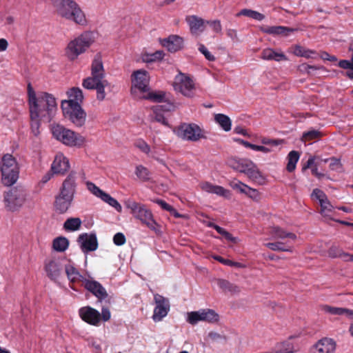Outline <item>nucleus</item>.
Returning a JSON list of instances; mask_svg holds the SVG:
<instances>
[{"label": "nucleus", "instance_id": "obj_1", "mask_svg": "<svg viewBox=\"0 0 353 353\" xmlns=\"http://www.w3.org/2000/svg\"><path fill=\"white\" fill-rule=\"evenodd\" d=\"M28 103L31 129L34 135L39 133L40 121L49 123L54 117L57 105L55 98L47 92L37 94L30 83L28 84Z\"/></svg>", "mask_w": 353, "mask_h": 353}, {"label": "nucleus", "instance_id": "obj_2", "mask_svg": "<svg viewBox=\"0 0 353 353\" xmlns=\"http://www.w3.org/2000/svg\"><path fill=\"white\" fill-rule=\"evenodd\" d=\"M82 85L88 90H96L97 98L103 101L105 97V88L108 82L105 79V71L100 56H96L91 65V77L83 79Z\"/></svg>", "mask_w": 353, "mask_h": 353}, {"label": "nucleus", "instance_id": "obj_3", "mask_svg": "<svg viewBox=\"0 0 353 353\" xmlns=\"http://www.w3.org/2000/svg\"><path fill=\"white\" fill-rule=\"evenodd\" d=\"M52 2L59 17L81 26L88 24L84 12L74 0H52Z\"/></svg>", "mask_w": 353, "mask_h": 353}, {"label": "nucleus", "instance_id": "obj_4", "mask_svg": "<svg viewBox=\"0 0 353 353\" xmlns=\"http://www.w3.org/2000/svg\"><path fill=\"white\" fill-rule=\"evenodd\" d=\"M96 33L92 31H85L80 35L71 40L66 46L64 54L71 61L78 59L95 41Z\"/></svg>", "mask_w": 353, "mask_h": 353}, {"label": "nucleus", "instance_id": "obj_5", "mask_svg": "<svg viewBox=\"0 0 353 353\" xmlns=\"http://www.w3.org/2000/svg\"><path fill=\"white\" fill-rule=\"evenodd\" d=\"M1 181L5 186H12L18 180L19 165L17 159L10 154H5L0 162Z\"/></svg>", "mask_w": 353, "mask_h": 353}, {"label": "nucleus", "instance_id": "obj_6", "mask_svg": "<svg viewBox=\"0 0 353 353\" xmlns=\"http://www.w3.org/2000/svg\"><path fill=\"white\" fill-rule=\"evenodd\" d=\"M233 170L245 174L248 178L255 183H261L263 177L256 165L247 159L231 157L227 161Z\"/></svg>", "mask_w": 353, "mask_h": 353}, {"label": "nucleus", "instance_id": "obj_7", "mask_svg": "<svg viewBox=\"0 0 353 353\" xmlns=\"http://www.w3.org/2000/svg\"><path fill=\"white\" fill-rule=\"evenodd\" d=\"M51 132L54 138L68 146L79 147L85 141L83 137L60 124L52 125Z\"/></svg>", "mask_w": 353, "mask_h": 353}, {"label": "nucleus", "instance_id": "obj_8", "mask_svg": "<svg viewBox=\"0 0 353 353\" xmlns=\"http://www.w3.org/2000/svg\"><path fill=\"white\" fill-rule=\"evenodd\" d=\"M126 207L131 210L134 218L139 219L150 230L157 232L158 224L153 218L152 212L145 205L133 201H128Z\"/></svg>", "mask_w": 353, "mask_h": 353}, {"label": "nucleus", "instance_id": "obj_9", "mask_svg": "<svg viewBox=\"0 0 353 353\" xmlns=\"http://www.w3.org/2000/svg\"><path fill=\"white\" fill-rule=\"evenodd\" d=\"M26 196V190L21 185L10 188L3 194L5 207L11 212L19 210L24 204Z\"/></svg>", "mask_w": 353, "mask_h": 353}, {"label": "nucleus", "instance_id": "obj_10", "mask_svg": "<svg viewBox=\"0 0 353 353\" xmlns=\"http://www.w3.org/2000/svg\"><path fill=\"white\" fill-rule=\"evenodd\" d=\"M61 109L64 117L76 127L81 128L85 125L87 114L80 104L73 103L71 101H62Z\"/></svg>", "mask_w": 353, "mask_h": 353}, {"label": "nucleus", "instance_id": "obj_11", "mask_svg": "<svg viewBox=\"0 0 353 353\" xmlns=\"http://www.w3.org/2000/svg\"><path fill=\"white\" fill-rule=\"evenodd\" d=\"M174 134L183 141L196 142L207 139L205 132L194 123H182L174 130Z\"/></svg>", "mask_w": 353, "mask_h": 353}, {"label": "nucleus", "instance_id": "obj_12", "mask_svg": "<svg viewBox=\"0 0 353 353\" xmlns=\"http://www.w3.org/2000/svg\"><path fill=\"white\" fill-rule=\"evenodd\" d=\"M174 90L187 97H192L194 91L193 81L183 73H179L174 78Z\"/></svg>", "mask_w": 353, "mask_h": 353}, {"label": "nucleus", "instance_id": "obj_13", "mask_svg": "<svg viewBox=\"0 0 353 353\" xmlns=\"http://www.w3.org/2000/svg\"><path fill=\"white\" fill-rule=\"evenodd\" d=\"M132 84L131 92L132 94L135 93V89H138L141 92L149 91V77L148 72L144 70L134 71L132 74Z\"/></svg>", "mask_w": 353, "mask_h": 353}, {"label": "nucleus", "instance_id": "obj_14", "mask_svg": "<svg viewBox=\"0 0 353 353\" xmlns=\"http://www.w3.org/2000/svg\"><path fill=\"white\" fill-rule=\"evenodd\" d=\"M154 301L156 306L154 309L152 319L154 321L158 322L167 316L170 310V302L167 298L159 294H154Z\"/></svg>", "mask_w": 353, "mask_h": 353}, {"label": "nucleus", "instance_id": "obj_15", "mask_svg": "<svg viewBox=\"0 0 353 353\" xmlns=\"http://www.w3.org/2000/svg\"><path fill=\"white\" fill-rule=\"evenodd\" d=\"M44 270L48 277L52 281H57L63 272L62 265L59 259H46L44 262Z\"/></svg>", "mask_w": 353, "mask_h": 353}, {"label": "nucleus", "instance_id": "obj_16", "mask_svg": "<svg viewBox=\"0 0 353 353\" xmlns=\"http://www.w3.org/2000/svg\"><path fill=\"white\" fill-rule=\"evenodd\" d=\"M77 241L84 253L94 251L98 248V242L95 234H81L79 236Z\"/></svg>", "mask_w": 353, "mask_h": 353}, {"label": "nucleus", "instance_id": "obj_17", "mask_svg": "<svg viewBox=\"0 0 353 353\" xmlns=\"http://www.w3.org/2000/svg\"><path fill=\"white\" fill-rule=\"evenodd\" d=\"M79 314L83 321L92 325H98L101 321L99 312L90 306L80 308Z\"/></svg>", "mask_w": 353, "mask_h": 353}, {"label": "nucleus", "instance_id": "obj_18", "mask_svg": "<svg viewBox=\"0 0 353 353\" xmlns=\"http://www.w3.org/2000/svg\"><path fill=\"white\" fill-rule=\"evenodd\" d=\"M69 160L63 154L58 153L52 163L51 170L54 174H65L70 169Z\"/></svg>", "mask_w": 353, "mask_h": 353}, {"label": "nucleus", "instance_id": "obj_19", "mask_svg": "<svg viewBox=\"0 0 353 353\" xmlns=\"http://www.w3.org/2000/svg\"><path fill=\"white\" fill-rule=\"evenodd\" d=\"M83 285L86 290L90 291L100 301L105 299L108 296L105 289L97 281L85 279H84Z\"/></svg>", "mask_w": 353, "mask_h": 353}, {"label": "nucleus", "instance_id": "obj_20", "mask_svg": "<svg viewBox=\"0 0 353 353\" xmlns=\"http://www.w3.org/2000/svg\"><path fill=\"white\" fill-rule=\"evenodd\" d=\"M76 179V172L74 171L70 172L63 181L59 193L74 198L77 186Z\"/></svg>", "mask_w": 353, "mask_h": 353}, {"label": "nucleus", "instance_id": "obj_21", "mask_svg": "<svg viewBox=\"0 0 353 353\" xmlns=\"http://www.w3.org/2000/svg\"><path fill=\"white\" fill-rule=\"evenodd\" d=\"M73 199V197L59 193L56 196L54 202L55 212L59 214L66 213L72 204Z\"/></svg>", "mask_w": 353, "mask_h": 353}, {"label": "nucleus", "instance_id": "obj_22", "mask_svg": "<svg viewBox=\"0 0 353 353\" xmlns=\"http://www.w3.org/2000/svg\"><path fill=\"white\" fill-rule=\"evenodd\" d=\"M161 43L169 52H176L183 48V39L178 35L172 34L161 40Z\"/></svg>", "mask_w": 353, "mask_h": 353}, {"label": "nucleus", "instance_id": "obj_23", "mask_svg": "<svg viewBox=\"0 0 353 353\" xmlns=\"http://www.w3.org/2000/svg\"><path fill=\"white\" fill-rule=\"evenodd\" d=\"M336 343L330 338H323L317 341L314 346V353H335Z\"/></svg>", "mask_w": 353, "mask_h": 353}, {"label": "nucleus", "instance_id": "obj_24", "mask_svg": "<svg viewBox=\"0 0 353 353\" xmlns=\"http://www.w3.org/2000/svg\"><path fill=\"white\" fill-rule=\"evenodd\" d=\"M259 30L265 34L270 35H283V36H288L290 34L293 33L298 30L296 28H288L282 26H260Z\"/></svg>", "mask_w": 353, "mask_h": 353}, {"label": "nucleus", "instance_id": "obj_25", "mask_svg": "<svg viewBox=\"0 0 353 353\" xmlns=\"http://www.w3.org/2000/svg\"><path fill=\"white\" fill-rule=\"evenodd\" d=\"M187 23L192 34L199 35L205 29V21L196 15L186 17Z\"/></svg>", "mask_w": 353, "mask_h": 353}, {"label": "nucleus", "instance_id": "obj_26", "mask_svg": "<svg viewBox=\"0 0 353 353\" xmlns=\"http://www.w3.org/2000/svg\"><path fill=\"white\" fill-rule=\"evenodd\" d=\"M200 187L202 190L210 193L215 194L218 196L223 197H228L230 195V191L225 189L223 187L216 185H213L209 182H203L200 184Z\"/></svg>", "mask_w": 353, "mask_h": 353}, {"label": "nucleus", "instance_id": "obj_27", "mask_svg": "<svg viewBox=\"0 0 353 353\" xmlns=\"http://www.w3.org/2000/svg\"><path fill=\"white\" fill-rule=\"evenodd\" d=\"M271 234L273 239L283 240L287 239V241H290V243H292L297 238L294 233L288 232L280 227H274L272 230Z\"/></svg>", "mask_w": 353, "mask_h": 353}, {"label": "nucleus", "instance_id": "obj_28", "mask_svg": "<svg viewBox=\"0 0 353 353\" xmlns=\"http://www.w3.org/2000/svg\"><path fill=\"white\" fill-rule=\"evenodd\" d=\"M261 59L264 60H274L275 61H287L288 58L282 52H276L272 48L264 49L261 55Z\"/></svg>", "mask_w": 353, "mask_h": 353}, {"label": "nucleus", "instance_id": "obj_29", "mask_svg": "<svg viewBox=\"0 0 353 353\" xmlns=\"http://www.w3.org/2000/svg\"><path fill=\"white\" fill-rule=\"evenodd\" d=\"M265 245L273 251H281L292 252L293 251L292 243H290V241L285 242L276 241L274 243H267Z\"/></svg>", "mask_w": 353, "mask_h": 353}, {"label": "nucleus", "instance_id": "obj_30", "mask_svg": "<svg viewBox=\"0 0 353 353\" xmlns=\"http://www.w3.org/2000/svg\"><path fill=\"white\" fill-rule=\"evenodd\" d=\"M65 272L68 280L74 283L77 281H81L83 283L84 278L79 272V270L72 264L69 263L65 265Z\"/></svg>", "mask_w": 353, "mask_h": 353}, {"label": "nucleus", "instance_id": "obj_31", "mask_svg": "<svg viewBox=\"0 0 353 353\" xmlns=\"http://www.w3.org/2000/svg\"><path fill=\"white\" fill-rule=\"evenodd\" d=\"M217 284L224 292H230V294H239L241 291L239 286L225 279H219Z\"/></svg>", "mask_w": 353, "mask_h": 353}, {"label": "nucleus", "instance_id": "obj_32", "mask_svg": "<svg viewBox=\"0 0 353 353\" xmlns=\"http://www.w3.org/2000/svg\"><path fill=\"white\" fill-rule=\"evenodd\" d=\"M323 309L325 312L333 315H345L353 319V310L349 309L332 307L329 305H325Z\"/></svg>", "mask_w": 353, "mask_h": 353}, {"label": "nucleus", "instance_id": "obj_33", "mask_svg": "<svg viewBox=\"0 0 353 353\" xmlns=\"http://www.w3.org/2000/svg\"><path fill=\"white\" fill-rule=\"evenodd\" d=\"M134 174L137 179L143 182L149 181L151 179V172L146 167L142 165H138L135 167Z\"/></svg>", "mask_w": 353, "mask_h": 353}, {"label": "nucleus", "instance_id": "obj_34", "mask_svg": "<svg viewBox=\"0 0 353 353\" xmlns=\"http://www.w3.org/2000/svg\"><path fill=\"white\" fill-rule=\"evenodd\" d=\"M69 246V241L66 237L59 236L55 238L52 241L53 249L59 252L65 251Z\"/></svg>", "mask_w": 353, "mask_h": 353}, {"label": "nucleus", "instance_id": "obj_35", "mask_svg": "<svg viewBox=\"0 0 353 353\" xmlns=\"http://www.w3.org/2000/svg\"><path fill=\"white\" fill-rule=\"evenodd\" d=\"M241 16H245L253 19H255L256 21H262L265 19V15L253 10L251 9H242L240 10L238 13L236 14V17H239Z\"/></svg>", "mask_w": 353, "mask_h": 353}, {"label": "nucleus", "instance_id": "obj_36", "mask_svg": "<svg viewBox=\"0 0 353 353\" xmlns=\"http://www.w3.org/2000/svg\"><path fill=\"white\" fill-rule=\"evenodd\" d=\"M202 321L208 323H216L219 321V314L213 310L211 309H202L201 310Z\"/></svg>", "mask_w": 353, "mask_h": 353}, {"label": "nucleus", "instance_id": "obj_37", "mask_svg": "<svg viewBox=\"0 0 353 353\" xmlns=\"http://www.w3.org/2000/svg\"><path fill=\"white\" fill-rule=\"evenodd\" d=\"M214 120L225 132H228L231 130L232 121L227 115L216 114L214 116Z\"/></svg>", "mask_w": 353, "mask_h": 353}, {"label": "nucleus", "instance_id": "obj_38", "mask_svg": "<svg viewBox=\"0 0 353 353\" xmlns=\"http://www.w3.org/2000/svg\"><path fill=\"white\" fill-rule=\"evenodd\" d=\"M67 94L69 97L68 101H71L73 103L80 104L83 100V92L79 88H72L67 92Z\"/></svg>", "mask_w": 353, "mask_h": 353}, {"label": "nucleus", "instance_id": "obj_39", "mask_svg": "<svg viewBox=\"0 0 353 353\" xmlns=\"http://www.w3.org/2000/svg\"><path fill=\"white\" fill-rule=\"evenodd\" d=\"M299 159V153L296 151L292 150L290 152L288 155V164L286 169L288 172H293L296 168V163Z\"/></svg>", "mask_w": 353, "mask_h": 353}, {"label": "nucleus", "instance_id": "obj_40", "mask_svg": "<svg viewBox=\"0 0 353 353\" xmlns=\"http://www.w3.org/2000/svg\"><path fill=\"white\" fill-rule=\"evenodd\" d=\"M81 225V220L79 218H69L65 221L63 228L68 231H76L80 228Z\"/></svg>", "mask_w": 353, "mask_h": 353}, {"label": "nucleus", "instance_id": "obj_41", "mask_svg": "<svg viewBox=\"0 0 353 353\" xmlns=\"http://www.w3.org/2000/svg\"><path fill=\"white\" fill-rule=\"evenodd\" d=\"M164 53L161 50L156 51L154 53H145L143 55V61L145 63H152L160 61L163 58Z\"/></svg>", "mask_w": 353, "mask_h": 353}, {"label": "nucleus", "instance_id": "obj_42", "mask_svg": "<svg viewBox=\"0 0 353 353\" xmlns=\"http://www.w3.org/2000/svg\"><path fill=\"white\" fill-rule=\"evenodd\" d=\"M101 199L103 201L107 203L110 206L113 207L117 212H121L122 207L120 203L115 199L112 197L109 194L105 192L104 194H102Z\"/></svg>", "mask_w": 353, "mask_h": 353}, {"label": "nucleus", "instance_id": "obj_43", "mask_svg": "<svg viewBox=\"0 0 353 353\" xmlns=\"http://www.w3.org/2000/svg\"><path fill=\"white\" fill-rule=\"evenodd\" d=\"M321 205V212L320 213L325 218H328L330 219H332L330 216V213L332 212L333 206L327 199V198L320 203Z\"/></svg>", "mask_w": 353, "mask_h": 353}, {"label": "nucleus", "instance_id": "obj_44", "mask_svg": "<svg viewBox=\"0 0 353 353\" xmlns=\"http://www.w3.org/2000/svg\"><path fill=\"white\" fill-rule=\"evenodd\" d=\"M294 54L298 57L310 58L312 57V54H314V52L308 49H305L301 46L296 45L294 49Z\"/></svg>", "mask_w": 353, "mask_h": 353}, {"label": "nucleus", "instance_id": "obj_45", "mask_svg": "<svg viewBox=\"0 0 353 353\" xmlns=\"http://www.w3.org/2000/svg\"><path fill=\"white\" fill-rule=\"evenodd\" d=\"M142 99L151 100L154 102H161L165 98V93L163 92H149L147 95L141 97Z\"/></svg>", "mask_w": 353, "mask_h": 353}, {"label": "nucleus", "instance_id": "obj_46", "mask_svg": "<svg viewBox=\"0 0 353 353\" xmlns=\"http://www.w3.org/2000/svg\"><path fill=\"white\" fill-rule=\"evenodd\" d=\"M187 321L191 325H195L199 321H202L201 310L188 312Z\"/></svg>", "mask_w": 353, "mask_h": 353}, {"label": "nucleus", "instance_id": "obj_47", "mask_svg": "<svg viewBox=\"0 0 353 353\" xmlns=\"http://www.w3.org/2000/svg\"><path fill=\"white\" fill-rule=\"evenodd\" d=\"M152 110H153L154 121L159 122L165 126L168 125V122L167 119L165 118V117L163 114V112H161L160 110L156 111V107H154V106L152 108Z\"/></svg>", "mask_w": 353, "mask_h": 353}, {"label": "nucleus", "instance_id": "obj_48", "mask_svg": "<svg viewBox=\"0 0 353 353\" xmlns=\"http://www.w3.org/2000/svg\"><path fill=\"white\" fill-rule=\"evenodd\" d=\"M86 186L88 190L93 194L94 196L101 199L102 194H105V192H103L102 190H101L99 187H97L94 183L92 182H87Z\"/></svg>", "mask_w": 353, "mask_h": 353}, {"label": "nucleus", "instance_id": "obj_49", "mask_svg": "<svg viewBox=\"0 0 353 353\" xmlns=\"http://www.w3.org/2000/svg\"><path fill=\"white\" fill-rule=\"evenodd\" d=\"M321 136V132L316 130H310L303 133L302 140L304 141H311L320 138Z\"/></svg>", "mask_w": 353, "mask_h": 353}, {"label": "nucleus", "instance_id": "obj_50", "mask_svg": "<svg viewBox=\"0 0 353 353\" xmlns=\"http://www.w3.org/2000/svg\"><path fill=\"white\" fill-rule=\"evenodd\" d=\"M325 162L330 161V168L332 170L341 171L342 169V164L339 159L332 157L324 160Z\"/></svg>", "mask_w": 353, "mask_h": 353}, {"label": "nucleus", "instance_id": "obj_51", "mask_svg": "<svg viewBox=\"0 0 353 353\" xmlns=\"http://www.w3.org/2000/svg\"><path fill=\"white\" fill-rule=\"evenodd\" d=\"M230 185L231 188H232L234 190H236L241 193H245V188L247 185L242 183L241 181L234 179L230 182Z\"/></svg>", "mask_w": 353, "mask_h": 353}, {"label": "nucleus", "instance_id": "obj_52", "mask_svg": "<svg viewBox=\"0 0 353 353\" xmlns=\"http://www.w3.org/2000/svg\"><path fill=\"white\" fill-rule=\"evenodd\" d=\"M136 148H139L141 152L148 154L150 152V145L143 140L139 139L134 143Z\"/></svg>", "mask_w": 353, "mask_h": 353}, {"label": "nucleus", "instance_id": "obj_53", "mask_svg": "<svg viewBox=\"0 0 353 353\" xmlns=\"http://www.w3.org/2000/svg\"><path fill=\"white\" fill-rule=\"evenodd\" d=\"M154 107H156V111L160 110L163 112H172L175 109L174 105L172 103H165L161 105H155Z\"/></svg>", "mask_w": 353, "mask_h": 353}, {"label": "nucleus", "instance_id": "obj_54", "mask_svg": "<svg viewBox=\"0 0 353 353\" xmlns=\"http://www.w3.org/2000/svg\"><path fill=\"white\" fill-rule=\"evenodd\" d=\"M216 231L223 235L227 240L231 241V242H235L236 241V239L234 237L232 236V235L228 232V231H226L225 229H223V228L219 226L218 225L215 227V229Z\"/></svg>", "mask_w": 353, "mask_h": 353}, {"label": "nucleus", "instance_id": "obj_55", "mask_svg": "<svg viewBox=\"0 0 353 353\" xmlns=\"http://www.w3.org/2000/svg\"><path fill=\"white\" fill-rule=\"evenodd\" d=\"M199 50L204 55L207 60L210 61H214L215 60L214 56L209 52V50L203 44H199Z\"/></svg>", "mask_w": 353, "mask_h": 353}, {"label": "nucleus", "instance_id": "obj_56", "mask_svg": "<svg viewBox=\"0 0 353 353\" xmlns=\"http://www.w3.org/2000/svg\"><path fill=\"white\" fill-rule=\"evenodd\" d=\"M213 258L219 261L220 263L224 264V265H228V266H236V267H240V263H238V262H234V261H232L229 259H223V257L220 256H213Z\"/></svg>", "mask_w": 353, "mask_h": 353}, {"label": "nucleus", "instance_id": "obj_57", "mask_svg": "<svg viewBox=\"0 0 353 353\" xmlns=\"http://www.w3.org/2000/svg\"><path fill=\"white\" fill-rule=\"evenodd\" d=\"M125 235L121 232H118L114 234L113 237V242L117 245H122L125 243Z\"/></svg>", "mask_w": 353, "mask_h": 353}, {"label": "nucleus", "instance_id": "obj_58", "mask_svg": "<svg viewBox=\"0 0 353 353\" xmlns=\"http://www.w3.org/2000/svg\"><path fill=\"white\" fill-rule=\"evenodd\" d=\"M206 23L210 25L214 32L216 33L221 32L222 26L219 20L207 21Z\"/></svg>", "mask_w": 353, "mask_h": 353}, {"label": "nucleus", "instance_id": "obj_59", "mask_svg": "<svg viewBox=\"0 0 353 353\" xmlns=\"http://www.w3.org/2000/svg\"><path fill=\"white\" fill-rule=\"evenodd\" d=\"M244 194L255 200H257L259 198V192L256 189L252 188L248 185L246 186L245 192Z\"/></svg>", "mask_w": 353, "mask_h": 353}, {"label": "nucleus", "instance_id": "obj_60", "mask_svg": "<svg viewBox=\"0 0 353 353\" xmlns=\"http://www.w3.org/2000/svg\"><path fill=\"white\" fill-rule=\"evenodd\" d=\"M281 350L283 353H294L296 350L293 345L290 341H285L281 344Z\"/></svg>", "mask_w": 353, "mask_h": 353}, {"label": "nucleus", "instance_id": "obj_61", "mask_svg": "<svg viewBox=\"0 0 353 353\" xmlns=\"http://www.w3.org/2000/svg\"><path fill=\"white\" fill-rule=\"evenodd\" d=\"M312 196H315V198L319 200V203L327 199L326 194L317 188L313 190Z\"/></svg>", "mask_w": 353, "mask_h": 353}, {"label": "nucleus", "instance_id": "obj_62", "mask_svg": "<svg viewBox=\"0 0 353 353\" xmlns=\"http://www.w3.org/2000/svg\"><path fill=\"white\" fill-rule=\"evenodd\" d=\"M226 34L227 36L230 38L234 41H239V37L237 31L235 29L232 28H227L226 29Z\"/></svg>", "mask_w": 353, "mask_h": 353}, {"label": "nucleus", "instance_id": "obj_63", "mask_svg": "<svg viewBox=\"0 0 353 353\" xmlns=\"http://www.w3.org/2000/svg\"><path fill=\"white\" fill-rule=\"evenodd\" d=\"M318 68L315 65H310L307 63H303L299 66V70L302 72H306L307 73H310V70H316Z\"/></svg>", "mask_w": 353, "mask_h": 353}, {"label": "nucleus", "instance_id": "obj_64", "mask_svg": "<svg viewBox=\"0 0 353 353\" xmlns=\"http://www.w3.org/2000/svg\"><path fill=\"white\" fill-rule=\"evenodd\" d=\"M339 66L343 69H350L353 70L351 60H341L339 62Z\"/></svg>", "mask_w": 353, "mask_h": 353}]
</instances>
